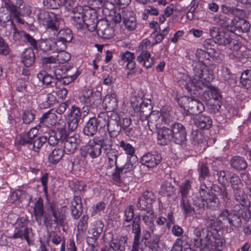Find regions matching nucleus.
<instances>
[{"label":"nucleus","mask_w":251,"mask_h":251,"mask_svg":"<svg viewBox=\"0 0 251 251\" xmlns=\"http://www.w3.org/2000/svg\"><path fill=\"white\" fill-rule=\"evenodd\" d=\"M104 145L103 152L108 159V167H116L113 179L117 183H122L127 176L126 175L134 168L135 163L130 160L126 162V156L120 154L119 151L113 148V141L108 136Z\"/></svg>","instance_id":"2"},{"label":"nucleus","mask_w":251,"mask_h":251,"mask_svg":"<svg viewBox=\"0 0 251 251\" xmlns=\"http://www.w3.org/2000/svg\"><path fill=\"white\" fill-rule=\"evenodd\" d=\"M214 21L222 27L237 35L240 33L248 32L251 28L250 24L245 19L233 18L231 20L223 15H216Z\"/></svg>","instance_id":"4"},{"label":"nucleus","mask_w":251,"mask_h":251,"mask_svg":"<svg viewBox=\"0 0 251 251\" xmlns=\"http://www.w3.org/2000/svg\"><path fill=\"white\" fill-rule=\"evenodd\" d=\"M217 220L223 226H227V224H228L232 229H233V227L235 228L240 226L241 225V220L239 216L229 212L226 209L220 212Z\"/></svg>","instance_id":"10"},{"label":"nucleus","mask_w":251,"mask_h":251,"mask_svg":"<svg viewBox=\"0 0 251 251\" xmlns=\"http://www.w3.org/2000/svg\"><path fill=\"white\" fill-rule=\"evenodd\" d=\"M64 153L62 149L55 148L49 156V162L52 164H57L62 158Z\"/></svg>","instance_id":"49"},{"label":"nucleus","mask_w":251,"mask_h":251,"mask_svg":"<svg viewBox=\"0 0 251 251\" xmlns=\"http://www.w3.org/2000/svg\"><path fill=\"white\" fill-rule=\"evenodd\" d=\"M186 107L188 108L189 112L193 114L201 113L204 110V106L202 102L192 99H187Z\"/></svg>","instance_id":"31"},{"label":"nucleus","mask_w":251,"mask_h":251,"mask_svg":"<svg viewBox=\"0 0 251 251\" xmlns=\"http://www.w3.org/2000/svg\"><path fill=\"white\" fill-rule=\"evenodd\" d=\"M101 93L99 91H93L91 89L83 90L79 95L78 99L84 107L89 110L90 108H95L100 103Z\"/></svg>","instance_id":"7"},{"label":"nucleus","mask_w":251,"mask_h":251,"mask_svg":"<svg viewBox=\"0 0 251 251\" xmlns=\"http://www.w3.org/2000/svg\"><path fill=\"white\" fill-rule=\"evenodd\" d=\"M57 32V38L66 44L70 42L73 39L72 32L69 28L61 29Z\"/></svg>","instance_id":"52"},{"label":"nucleus","mask_w":251,"mask_h":251,"mask_svg":"<svg viewBox=\"0 0 251 251\" xmlns=\"http://www.w3.org/2000/svg\"><path fill=\"white\" fill-rule=\"evenodd\" d=\"M88 216L86 215H83L77 223V234L82 235L84 234L88 227Z\"/></svg>","instance_id":"57"},{"label":"nucleus","mask_w":251,"mask_h":251,"mask_svg":"<svg viewBox=\"0 0 251 251\" xmlns=\"http://www.w3.org/2000/svg\"><path fill=\"white\" fill-rule=\"evenodd\" d=\"M160 242L158 236H156L148 240L149 248L152 251H160L161 248L159 245Z\"/></svg>","instance_id":"62"},{"label":"nucleus","mask_w":251,"mask_h":251,"mask_svg":"<svg viewBox=\"0 0 251 251\" xmlns=\"http://www.w3.org/2000/svg\"><path fill=\"white\" fill-rule=\"evenodd\" d=\"M210 34L211 37L215 39L216 44L224 46H227L231 38L229 35L223 31H219V29L213 27L210 30Z\"/></svg>","instance_id":"20"},{"label":"nucleus","mask_w":251,"mask_h":251,"mask_svg":"<svg viewBox=\"0 0 251 251\" xmlns=\"http://www.w3.org/2000/svg\"><path fill=\"white\" fill-rule=\"evenodd\" d=\"M235 200L242 206H246L249 202L247 195L243 190V187L232 190Z\"/></svg>","instance_id":"42"},{"label":"nucleus","mask_w":251,"mask_h":251,"mask_svg":"<svg viewBox=\"0 0 251 251\" xmlns=\"http://www.w3.org/2000/svg\"><path fill=\"white\" fill-rule=\"evenodd\" d=\"M161 192L164 196H170L175 193L176 188L171 183L166 182L162 185Z\"/></svg>","instance_id":"63"},{"label":"nucleus","mask_w":251,"mask_h":251,"mask_svg":"<svg viewBox=\"0 0 251 251\" xmlns=\"http://www.w3.org/2000/svg\"><path fill=\"white\" fill-rule=\"evenodd\" d=\"M193 79L186 74H180L178 82L182 88L188 91L195 90L203 81H210L213 78V75L208 70L206 66L202 62H193Z\"/></svg>","instance_id":"3"},{"label":"nucleus","mask_w":251,"mask_h":251,"mask_svg":"<svg viewBox=\"0 0 251 251\" xmlns=\"http://www.w3.org/2000/svg\"><path fill=\"white\" fill-rule=\"evenodd\" d=\"M200 183L199 192L200 196V199H204L207 197L209 195L211 194L210 191L211 190H213V185L211 182L206 179L201 181V182H200Z\"/></svg>","instance_id":"40"},{"label":"nucleus","mask_w":251,"mask_h":251,"mask_svg":"<svg viewBox=\"0 0 251 251\" xmlns=\"http://www.w3.org/2000/svg\"><path fill=\"white\" fill-rule=\"evenodd\" d=\"M220 76L229 85L236 83L234 75L231 73L229 68L224 65L221 66Z\"/></svg>","instance_id":"44"},{"label":"nucleus","mask_w":251,"mask_h":251,"mask_svg":"<svg viewBox=\"0 0 251 251\" xmlns=\"http://www.w3.org/2000/svg\"><path fill=\"white\" fill-rule=\"evenodd\" d=\"M212 239H214V237L212 236L211 233H208L203 239L198 237L197 238H194L193 239L194 246L196 248H200L201 247L210 246V245L214 242Z\"/></svg>","instance_id":"45"},{"label":"nucleus","mask_w":251,"mask_h":251,"mask_svg":"<svg viewBox=\"0 0 251 251\" xmlns=\"http://www.w3.org/2000/svg\"><path fill=\"white\" fill-rule=\"evenodd\" d=\"M198 172L199 173V180L200 182L205 180L209 175V170L206 163H201L199 164Z\"/></svg>","instance_id":"56"},{"label":"nucleus","mask_w":251,"mask_h":251,"mask_svg":"<svg viewBox=\"0 0 251 251\" xmlns=\"http://www.w3.org/2000/svg\"><path fill=\"white\" fill-rule=\"evenodd\" d=\"M97 123L96 118H90L84 126L83 133L87 136H93L98 130V126Z\"/></svg>","instance_id":"37"},{"label":"nucleus","mask_w":251,"mask_h":251,"mask_svg":"<svg viewBox=\"0 0 251 251\" xmlns=\"http://www.w3.org/2000/svg\"><path fill=\"white\" fill-rule=\"evenodd\" d=\"M137 61L146 69L151 68L154 64V57H151L150 52L140 53Z\"/></svg>","instance_id":"36"},{"label":"nucleus","mask_w":251,"mask_h":251,"mask_svg":"<svg viewBox=\"0 0 251 251\" xmlns=\"http://www.w3.org/2000/svg\"><path fill=\"white\" fill-rule=\"evenodd\" d=\"M213 191L217 193V195L221 197L225 201L229 200L230 199V196L227 191L226 188L225 187V184L223 185L222 187H220L217 185H213Z\"/></svg>","instance_id":"55"},{"label":"nucleus","mask_w":251,"mask_h":251,"mask_svg":"<svg viewBox=\"0 0 251 251\" xmlns=\"http://www.w3.org/2000/svg\"><path fill=\"white\" fill-rule=\"evenodd\" d=\"M161 160L162 156L160 154L157 152L154 154L148 152L140 158V163L148 168H153L158 165Z\"/></svg>","instance_id":"19"},{"label":"nucleus","mask_w":251,"mask_h":251,"mask_svg":"<svg viewBox=\"0 0 251 251\" xmlns=\"http://www.w3.org/2000/svg\"><path fill=\"white\" fill-rule=\"evenodd\" d=\"M102 106L107 112H113V110L118 107L116 94L115 93L107 94L103 100Z\"/></svg>","instance_id":"24"},{"label":"nucleus","mask_w":251,"mask_h":251,"mask_svg":"<svg viewBox=\"0 0 251 251\" xmlns=\"http://www.w3.org/2000/svg\"><path fill=\"white\" fill-rule=\"evenodd\" d=\"M212 122L210 117L204 115H200L195 120L196 125L200 128L208 129L212 126Z\"/></svg>","instance_id":"41"},{"label":"nucleus","mask_w":251,"mask_h":251,"mask_svg":"<svg viewBox=\"0 0 251 251\" xmlns=\"http://www.w3.org/2000/svg\"><path fill=\"white\" fill-rule=\"evenodd\" d=\"M131 104L134 110L140 112L141 115L147 117L151 113V101L138 96H134L131 99Z\"/></svg>","instance_id":"13"},{"label":"nucleus","mask_w":251,"mask_h":251,"mask_svg":"<svg viewBox=\"0 0 251 251\" xmlns=\"http://www.w3.org/2000/svg\"><path fill=\"white\" fill-rule=\"evenodd\" d=\"M52 38L43 39L38 43V47L43 51H52Z\"/></svg>","instance_id":"61"},{"label":"nucleus","mask_w":251,"mask_h":251,"mask_svg":"<svg viewBox=\"0 0 251 251\" xmlns=\"http://www.w3.org/2000/svg\"><path fill=\"white\" fill-rule=\"evenodd\" d=\"M111 112H101L97 118H96V123L100 128L107 127L109 125V121L111 119Z\"/></svg>","instance_id":"47"},{"label":"nucleus","mask_w":251,"mask_h":251,"mask_svg":"<svg viewBox=\"0 0 251 251\" xmlns=\"http://www.w3.org/2000/svg\"><path fill=\"white\" fill-rule=\"evenodd\" d=\"M82 212V204L81 198L79 196L74 197L71 202V213L73 217L78 219Z\"/></svg>","instance_id":"32"},{"label":"nucleus","mask_w":251,"mask_h":251,"mask_svg":"<svg viewBox=\"0 0 251 251\" xmlns=\"http://www.w3.org/2000/svg\"><path fill=\"white\" fill-rule=\"evenodd\" d=\"M39 131H40V130L37 126L36 127L31 128L28 132L22 133L20 135V138L18 141L19 144L21 145L27 144L31 146Z\"/></svg>","instance_id":"23"},{"label":"nucleus","mask_w":251,"mask_h":251,"mask_svg":"<svg viewBox=\"0 0 251 251\" xmlns=\"http://www.w3.org/2000/svg\"><path fill=\"white\" fill-rule=\"evenodd\" d=\"M122 16L126 28L129 31L134 30L137 25L135 14L132 11L123 10Z\"/></svg>","instance_id":"21"},{"label":"nucleus","mask_w":251,"mask_h":251,"mask_svg":"<svg viewBox=\"0 0 251 251\" xmlns=\"http://www.w3.org/2000/svg\"><path fill=\"white\" fill-rule=\"evenodd\" d=\"M140 217H135L131 225H125L127 230L131 229V232L134 234L133 241H134V246L136 245L138 240L141 238V227L140 225Z\"/></svg>","instance_id":"29"},{"label":"nucleus","mask_w":251,"mask_h":251,"mask_svg":"<svg viewBox=\"0 0 251 251\" xmlns=\"http://www.w3.org/2000/svg\"><path fill=\"white\" fill-rule=\"evenodd\" d=\"M60 146L63 148V150L66 154L73 153L76 149L77 146L80 142L79 136L77 134L70 135L66 130L65 138L62 139Z\"/></svg>","instance_id":"12"},{"label":"nucleus","mask_w":251,"mask_h":251,"mask_svg":"<svg viewBox=\"0 0 251 251\" xmlns=\"http://www.w3.org/2000/svg\"><path fill=\"white\" fill-rule=\"evenodd\" d=\"M52 111V110L48 111L40 118L37 126L41 132L46 133L50 131V127L56 124L57 116Z\"/></svg>","instance_id":"14"},{"label":"nucleus","mask_w":251,"mask_h":251,"mask_svg":"<svg viewBox=\"0 0 251 251\" xmlns=\"http://www.w3.org/2000/svg\"><path fill=\"white\" fill-rule=\"evenodd\" d=\"M190 198H180L179 206L185 218L192 216L196 213L195 208L193 206Z\"/></svg>","instance_id":"25"},{"label":"nucleus","mask_w":251,"mask_h":251,"mask_svg":"<svg viewBox=\"0 0 251 251\" xmlns=\"http://www.w3.org/2000/svg\"><path fill=\"white\" fill-rule=\"evenodd\" d=\"M5 7L10 12V15L13 17H18L20 16L21 12L18 9V7L11 1H8L5 2Z\"/></svg>","instance_id":"64"},{"label":"nucleus","mask_w":251,"mask_h":251,"mask_svg":"<svg viewBox=\"0 0 251 251\" xmlns=\"http://www.w3.org/2000/svg\"><path fill=\"white\" fill-rule=\"evenodd\" d=\"M35 221L39 226L44 225L47 228H51L53 225L62 226L65 223L67 207H58L56 202H49L44 209L43 200L40 197L35 201L33 207Z\"/></svg>","instance_id":"1"},{"label":"nucleus","mask_w":251,"mask_h":251,"mask_svg":"<svg viewBox=\"0 0 251 251\" xmlns=\"http://www.w3.org/2000/svg\"><path fill=\"white\" fill-rule=\"evenodd\" d=\"M148 126L151 130L157 129L161 127L160 115L159 113H150L149 114Z\"/></svg>","instance_id":"39"},{"label":"nucleus","mask_w":251,"mask_h":251,"mask_svg":"<svg viewBox=\"0 0 251 251\" xmlns=\"http://www.w3.org/2000/svg\"><path fill=\"white\" fill-rule=\"evenodd\" d=\"M85 9L81 6L77 5L72 9L74 15L71 17V24L77 29H82L84 26L83 17Z\"/></svg>","instance_id":"18"},{"label":"nucleus","mask_w":251,"mask_h":251,"mask_svg":"<svg viewBox=\"0 0 251 251\" xmlns=\"http://www.w3.org/2000/svg\"><path fill=\"white\" fill-rule=\"evenodd\" d=\"M172 141L178 145L186 141L187 131L185 127L181 123L175 122L170 125Z\"/></svg>","instance_id":"9"},{"label":"nucleus","mask_w":251,"mask_h":251,"mask_svg":"<svg viewBox=\"0 0 251 251\" xmlns=\"http://www.w3.org/2000/svg\"><path fill=\"white\" fill-rule=\"evenodd\" d=\"M111 119L107 127L110 136L115 138L122 131L120 127V118L115 112H111Z\"/></svg>","instance_id":"17"},{"label":"nucleus","mask_w":251,"mask_h":251,"mask_svg":"<svg viewBox=\"0 0 251 251\" xmlns=\"http://www.w3.org/2000/svg\"><path fill=\"white\" fill-rule=\"evenodd\" d=\"M131 120L128 118L120 119V127L121 130L128 136H131L134 134V130L131 126Z\"/></svg>","instance_id":"46"},{"label":"nucleus","mask_w":251,"mask_h":251,"mask_svg":"<svg viewBox=\"0 0 251 251\" xmlns=\"http://www.w3.org/2000/svg\"><path fill=\"white\" fill-rule=\"evenodd\" d=\"M157 129V141L159 144L165 146L172 140L170 127L164 126Z\"/></svg>","instance_id":"26"},{"label":"nucleus","mask_w":251,"mask_h":251,"mask_svg":"<svg viewBox=\"0 0 251 251\" xmlns=\"http://www.w3.org/2000/svg\"><path fill=\"white\" fill-rule=\"evenodd\" d=\"M192 181L186 179L179 186L178 192L180 198H189L188 195L192 189Z\"/></svg>","instance_id":"51"},{"label":"nucleus","mask_w":251,"mask_h":251,"mask_svg":"<svg viewBox=\"0 0 251 251\" xmlns=\"http://www.w3.org/2000/svg\"><path fill=\"white\" fill-rule=\"evenodd\" d=\"M119 147L127 155V157H126V162L127 160H129L131 161V158H135V160H136L137 157L135 154V149L132 145L126 141L121 140L119 142Z\"/></svg>","instance_id":"35"},{"label":"nucleus","mask_w":251,"mask_h":251,"mask_svg":"<svg viewBox=\"0 0 251 251\" xmlns=\"http://www.w3.org/2000/svg\"><path fill=\"white\" fill-rule=\"evenodd\" d=\"M30 231H31V229L30 228H26L24 229L23 228L15 227L14 233L11 238L15 239L18 238L21 239H25L27 244L29 245L31 243V240L29 236Z\"/></svg>","instance_id":"38"},{"label":"nucleus","mask_w":251,"mask_h":251,"mask_svg":"<svg viewBox=\"0 0 251 251\" xmlns=\"http://www.w3.org/2000/svg\"><path fill=\"white\" fill-rule=\"evenodd\" d=\"M104 224L102 221L99 220L96 221L93 227L88 231V236L86 241L88 245L94 247L95 243L103 231Z\"/></svg>","instance_id":"15"},{"label":"nucleus","mask_w":251,"mask_h":251,"mask_svg":"<svg viewBox=\"0 0 251 251\" xmlns=\"http://www.w3.org/2000/svg\"><path fill=\"white\" fill-rule=\"evenodd\" d=\"M194 205L198 207V213L201 214L204 210V206L211 210H215L219 208L220 202L216 195L211 194L205 199H200V197H196L193 201Z\"/></svg>","instance_id":"8"},{"label":"nucleus","mask_w":251,"mask_h":251,"mask_svg":"<svg viewBox=\"0 0 251 251\" xmlns=\"http://www.w3.org/2000/svg\"><path fill=\"white\" fill-rule=\"evenodd\" d=\"M146 211V213L143 215L142 219L145 224L149 229V231L151 234L154 232L155 229V226L154 224V211L152 209H148Z\"/></svg>","instance_id":"34"},{"label":"nucleus","mask_w":251,"mask_h":251,"mask_svg":"<svg viewBox=\"0 0 251 251\" xmlns=\"http://www.w3.org/2000/svg\"><path fill=\"white\" fill-rule=\"evenodd\" d=\"M97 34L103 39H109L114 35V29L109 25L107 21L100 20L99 23Z\"/></svg>","instance_id":"22"},{"label":"nucleus","mask_w":251,"mask_h":251,"mask_svg":"<svg viewBox=\"0 0 251 251\" xmlns=\"http://www.w3.org/2000/svg\"><path fill=\"white\" fill-rule=\"evenodd\" d=\"M127 237L126 236H121L119 239L112 240L108 243L107 245H111L116 251H125L126 244L127 243Z\"/></svg>","instance_id":"43"},{"label":"nucleus","mask_w":251,"mask_h":251,"mask_svg":"<svg viewBox=\"0 0 251 251\" xmlns=\"http://www.w3.org/2000/svg\"><path fill=\"white\" fill-rule=\"evenodd\" d=\"M151 233L148 230H144L141 240H138L136 245L134 246V241H133L131 251H138L140 249L142 251H145L148 247V240L151 237Z\"/></svg>","instance_id":"27"},{"label":"nucleus","mask_w":251,"mask_h":251,"mask_svg":"<svg viewBox=\"0 0 251 251\" xmlns=\"http://www.w3.org/2000/svg\"><path fill=\"white\" fill-rule=\"evenodd\" d=\"M59 69H55L54 71L55 76L48 74L46 71H41L37 74L39 80L45 85L46 88H52V91L59 87Z\"/></svg>","instance_id":"11"},{"label":"nucleus","mask_w":251,"mask_h":251,"mask_svg":"<svg viewBox=\"0 0 251 251\" xmlns=\"http://www.w3.org/2000/svg\"><path fill=\"white\" fill-rule=\"evenodd\" d=\"M11 28L13 30V38L16 42H23L26 32L24 30H19L17 28L13 21H11Z\"/></svg>","instance_id":"53"},{"label":"nucleus","mask_w":251,"mask_h":251,"mask_svg":"<svg viewBox=\"0 0 251 251\" xmlns=\"http://www.w3.org/2000/svg\"><path fill=\"white\" fill-rule=\"evenodd\" d=\"M204 97L208 100L210 99L219 100L220 98L219 91L215 87H210L203 93Z\"/></svg>","instance_id":"54"},{"label":"nucleus","mask_w":251,"mask_h":251,"mask_svg":"<svg viewBox=\"0 0 251 251\" xmlns=\"http://www.w3.org/2000/svg\"><path fill=\"white\" fill-rule=\"evenodd\" d=\"M35 55L32 48H26L21 54L22 62L26 67L31 66L35 60Z\"/></svg>","instance_id":"33"},{"label":"nucleus","mask_w":251,"mask_h":251,"mask_svg":"<svg viewBox=\"0 0 251 251\" xmlns=\"http://www.w3.org/2000/svg\"><path fill=\"white\" fill-rule=\"evenodd\" d=\"M231 166L237 170H243L246 169L248 166L247 163L245 159L240 156L233 157L230 161Z\"/></svg>","instance_id":"48"},{"label":"nucleus","mask_w":251,"mask_h":251,"mask_svg":"<svg viewBox=\"0 0 251 251\" xmlns=\"http://www.w3.org/2000/svg\"><path fill=\"white\" fill-rule=\"evenodd\" d=\"M52 51L58 52L65 50L67 48V44L59 39V38H52Z\"/></svg>","instance_id":"58"},{"label":"nucleus","mask_w":251,"mask_h":251,"mask_svg":"<svg viewBox=\"0 0 251 251\" xmlns=\"http://www.w3.org/2000/svg\"><path fill=\"white\" fill-rule=\"evenodd\" d=\"M189 238L186 234L177 238L174 242L171 251H186L187 249L191 250L188 244Z\"/></svg>","instance_id":"28"},{"label":"nucleus","mask_w":251,"mask_h":251,"mask_svg":"<svg viewBox=\"0 0 251 251\" xmlns=\"http://www.w3.org/2000/svg\"><path fill=\"white\" fill-rule=\"evenodd\" d=\"M45 133V136L47 137V142L50 145H58L60 146L62 139L65 137L66 129L64 127L58 128L55 133L50 129V131Z\"/></svg>","instance_id":"16"},{"label":"nucleus","mask_w":251,"mask_h":251,"mask_svg":"<svg viewBox=\"0 0 251 251\" xmlns=\"http://www.w3.org/2000/svg\"><path fill=\"white\" fill-rule=\"evenodd\" d=\"M79 74V72L75 69V73L74 74L64 76L59 75V83H61L64 85H68L75 80Z\"/></svg>","instance_id":"59"},{"label":"nucleus","mask_w":251,"mask_h":251,"mask_svg":"<svg viewBox=\"0 0 251 251\" xmlns=\"http://www.w3.org/2000/svg\"><path fill=\"white\" fill-rule=\"evenodd\" d=\"M38 19L46 25L50 31H52L55 35L60 28L61 23L63 22L60 15L45 11H41L38 14Z\"/></svg>","instance_id":"6"},{"label":"nucleus","mask_w":251,"mask_h":251,"mask_svg":"<svg viewBox=\"0 0 251 251\" xmlns=\"http://www.w3.org/2000/svg\"><path fill=\"white\" fill-rule=\"evenodd\" d=\"M40 97H44L40 103L41 107L43 108H48L53 105L56 101L55 96L51 93L47 94L43 93Z\"/></svg>","instance_id":"50"},{"label":"nucleus","mask_w":251,"mask_h":251,"mask_svg":"<svg viewBox=\"0 0 251 251\" xmlns=\"http://www.w3.org/2000/svg\"><path fill=\"white\" fill-rule=\"evenodd\" d=\"M107 135L96 136L85 145L81 148L79 154L84 159L88 156L92 159L97 158L100 156Z\"/></svg>","instance_id":"5"},{"label":"nucleus","mask_w":251,"mask_h":251,"mask_svg":"<svg viewBox=\"0 0 251 251\" xmlns=\"http://www.w3.org/2000/svg\"><path fill=\"white\" fill-rule=\"evenodd\" d=\"M89 110L83 107L81 109L80 107L74 105L72 106L69 117L79 122L81 119H84L89 113Z\"/></svg>","instance_id":"30"},{"label":"nucleus","mask_w":251,"mask_h":251,"mask_svg":"<svg viewBox=\"0 0 251 251\" xmlns=\"http://www.w3.org/2000/svg\"><path fill=\"white\" fill-rule=\"evenodd\" d=\"M134 213L133 206L132 205H129L127 207L125 211L124 215V226H125L126 223H129L133 221L134 218Z\"/></svg>","instance_id":"60"}]
</instances>
